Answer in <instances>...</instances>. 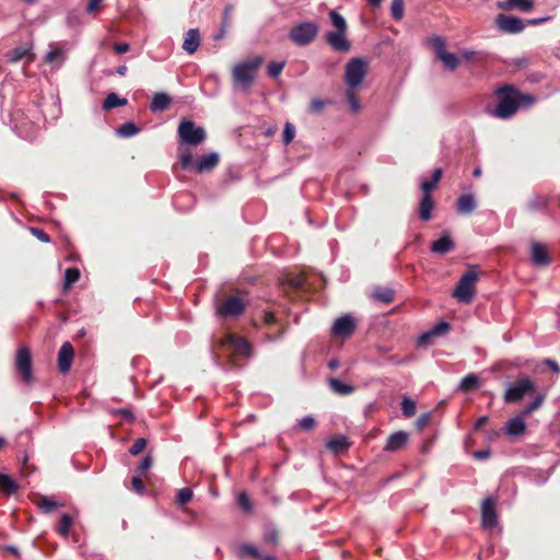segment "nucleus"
I'll return each instance as SVG.
<instances>
[{
  "label": "nucleus",
  "mask_w": 560,
  "mask_h": 560,
  "mask_svg": "<svg viewBox=\"0 0 560 560\" xmlns=\"http://www.w3.org/2000/svg\"><path fill=\"white\" fill-rule=\"evenodd\" d=\"M494 94L498 104L492 110V116L500 119L512 118L521 106L530 107L536 103V97L530 94H524L513 85L499 86Z\"/></svg>",
  "instance_id": "obj_1"
},
{
  "label": "nucleus",
  "mask_w": 560,
  "mask_h": 560,
  "mask_svg": "<svg viewBox=\"0 0 560 560\" xmlns=\"http://www.w3.org/2000/svg\"><path fill=\"white\" fill-rule=\"evenodd\" d=\"M264 63L261 56H255L250 59L236 63L232 69V78L235 85L242 89H248L255 81L259 68Z\"/></svg>",
  "instance_id": "obj_2"
},
{
  "label": "nucleus",
  "mask_w": 560,
  "mask_h": 560,
  "mask_svg": "<svg viewBox=\"0 0 560 560\" xmlns=\"http://www.w3.org/2000/svg\"><path fill=\"white\" fill-rule=\"evenodd\" d=\"M330 21L334 31H329L326 33V42L331 46V48L336 51L346 52L350 50V42L347 38V22L342 15H340L336 11H331L329 13Z\"/></svg>",
  "instance_id": "obj_3"
},
{
  "label": "nucleus",
  "mask_w": 560,
  "mask_h": 560,
  "mask_svg": "<svg viewBox=\"0 0 560 560\" xmlns=\"http://www.w3.org/2000/svg\"><path fill=\"white\" fill-rule=\"evenodd\" d=\"M477 280L478 272L474 269H469L457 282V285L453 291V298L460 303H470L476 294Z\"/></svg>",
  "instance_id": "obj_4"
},
{
  "label": "nucleus",
  "mask_w": 560,
  "mask_h": 560,
  "mask_svg": "<svg viewBox=\"0 0 560 560\" xmlns=\"http://www.w3.org/2000/svg\"><path fill=\"white\" fill-rule=\"evenodd\" d=\"M368 74V62L361 57L351 58L345 68V82L350 89L358 88Z\"/></svg>",
  "instance_id": "obj_5"
},
{
  "label": "nucleus",
  "mask_w": 560,
  "mask_h": 560,
  "mask_svg": "<svg viewBox=\"0 0 560 560\" xmlns=\"http://www.w3.org/2000/svg\"><path fill=\"white\" fill-rule=\"evenodd\" d=\"M535 392V383L529 377L524 376L508 386L504 393V401L508 404L518 402L524 396L533 395Z\"/></svg>",
  "instance_id": "obj_6"
},
{
  "label": "nucleus",
  "mask_w": 560,
  "mask_h": 560,
  "mask_svg": "<svg viewBox=\"0 0 560 560\" xmlns=\"http://www.w3.org/2000/svg\"><path fill=\"white\" fill-rule=\"evenodd\" d=\"M318 34V25L314 22H303L294 25L290 33L289 38L298 46L310 45Z\"/></svg>",
  "instance_id": "obj_7"
},
{
  "label": "nucleus",
  "mask_w": 560,
  "mask_h": 560,
  "mask_svg": "<svg viewBox=\"0 0 560 560\" xmlns=\"http://www.w3.org/2000/svg\"><path fill=\"white\" fill-rule=\"evenodd\" d=\"M178 137L185 144L197 147L206 139V131L202 127L196 126L191 120H182L178 126Z\"/></svg>",
  "instance_id": "obj_8"
},
{
  "label": "nucleus",
  "mask_w": 560,
  "mask_h": 560,
  "mask_svg": "<svg viewBox=\"0 0 560 560\" xmlns=\"http://www.w3.org/2000/svg\"><path fill=\"white\" fill-rule=\"evenodd\" d=\"M245 302L237 296H229L215 304L217 314L223 318H234L242 315L245 311Z\"/></svg>",
  "instance_id": "obj_9"
},
{
  "label": "nucleus",
  "mask_w": 560,
  "mask_h": 560,
  "mask_svg": "<svg viewBox=\"0 0 560 560\" xmlns=\"http://www.w3.org/2000/svg\"><path fill=\"white\" fill-rule=\"evenodd\" d=\"M15 368L26 384L33 381L32 374V358L31 351L27 347L21 346L15 355Z\"/></svg>",
  "instance_id": "obj_10"
},
{
  "label": "nucleus",
  "mask_w": 560,
  "mask_h": 560,
  "mask_svg": "<svg viewBox=\"0 0 560 560\" xmlns=\"http://www.w3.org/2000/svg\"><path fill=\"white\" fill-rule=\"evenodd\" d=\"M221 347L243 357H248L252 351V347L245 338L234 335H228L224 337L221 340Z\"/></svg>",
  "instance_id": "obj_11"
},
{
  "label": "nucleus",
  "mask_w": 560,
  "mask_h": 560,
  "mask_svg": "<svg viewBox=\"0 0 560 560\" xmlns=\"http://www.w3.org/2000/svg\"><path fill=\"white\" fill-rule=\"evenodd\" d=\"M495 24L501 32L506 34H518L525 27L522 19L505 14H499Z\"/></svg>",
  "instance_id": "obj_12"
},
{
  "label": "nucleus",
  "mask_w": 560,
  "mask_h": 560,
  "mask_svg": "<svg viewBox=\"0 0 560 560\" xmlns=\"http://www.w3.org/2000/svg\"><path fill=\"white\" fill-rule=\"evenodd\" d=\"M355 329V322L351 315H343L337 318L332 325L331 331L337 337H349Z\"/></svg>",
  "instance_id": "obj_13"
},
{
  "label": "nucleus",
  "mask_w": 560,
  "mask_h": 560,
  "mask_svg": "<svg viewBox=\"0 0 560 560\" xmlns=\"http://www.w3.org/2000/svg\"><path fill=\"white\" fill-rule=\"evenodd\" d=\"M74 350L69 341L62 343L58 352V370L66 374L69 372L73 361Z\"/></svg>",
  "instance_id": "obj_14"
},
{
  "label": "nucleus",
  "mask_w": 560,
  "mask_h": 560,
  "mask_svg": "<svg viewBox=\"0 0 560 560\" xmlns=\"http://www.w3.org/2000/svg\"><path fill=\"white\" fill-rule=\"evenodd\" d=\"M481 520L482 526L492 528L497 524V513L494 509V501L491 498H486L481 504Z\"/></svg>",
  "instance_id": "obj_15"
},
{
  "label": "nucleus",
  "mask_w": 560,
  "mask_h": 560,
  "mask_svg": "<svg viewBox=\"0 0 560 560\" xmlns=\"http://www.w3.org/2000/svg\"><path fill=\"white\" fill-rule=\"evenodd\" d=\"M530 258L536 266H548L550 264V256L547 247L538 242H534L530 248Z\"/></svg>",
  "instance_id": "obj_16"
},
{
  "label": "nucleus",
  "mask_w": 560,
  "mask_h": 560,
  "mask_svg": "<svg viewBox=\"0 0 560 560\" xmlns=\"http://www.w3.org/2000/svg\"><path fill=\"white\" fill-rule=\"evenodd\" d=\"M451 329V326L447 322H440L436 325H434L432 328H430L428 331L423 332L418 338V345L419 346H425L428 345L429 340L433 337H439L446 335Z\"/></svg>",
  "instance_id": "obj_17"
},
{
  "label": "nucleus",
  "mask_w": 560,
  "mask_h": 560,
  "mask_svg": "<svg viewBox=\"0 0 560 560\" xmlns=\"http://www.w3.org/2000/svg\"><path fill=\"white\" fill-rule=\"evenodd\" d=\"M7 59L9 62H19L22 60L31 62L34 59V54L32 52V47L28 44H24L10 50L7 54Z\"/></svg>",
  "instance_id": "obj_18"
},
{
  "label": "nucleus",
  "mask_w": 560,
  "mask_h": 560,
  "mask_svg": "<svg viewBox=\"0 0 560 560\" xmlns=\"http://www.w3.org/2000/svg\"><path fill=\"white\" fill-rule=\"evenodd\" d=\"M219 163V155L217 153H208L198 158L192 165L197 173H205L213 170Z\"/></svg>",
  "instance_id": "obj_19"
},
{
  "label": "nucleus",
  "mask_w": 560,
  "mask_h": 560,
  "mask_svg": "<svg viewBox=\"0 0 560 560\" xmlns=\"http://www.w3.org/2000/svg\"><path fill=\"white\" fill-rule=\"evenodd\" d=\"M525 418L518 413L516 417L508 421L503 430L504 433L510 436H518L525 432Z\"/></svg>",
  "instance_id": "obj_20"
},
{
  "label": "nucleus",
  "mask_w": 560,
  "mask_h": 560,
  "mask_svg": "<svg viewBox=\"0 0 560 560\" xmlns=\"http://www.w3.org/2000/svg\"><path fill=\"white\" fill-rule=\"evenodd\" d=\"M408 441V434L404 431H398L390 434L387 439V443L384 446L386 452H396L402 448Z\"/></svg>",
  "instance_id": "obj_21"
},
{
  "label": "nucleus",
  "mask_w": 560,
  "mask_h": 560,
  "mask_svg": "<svg viewBox=\"0 0 560 560\" xmlns=\"http://www.w3.org/2000/svg\"><path fill=\"white\" fill-rule=\"evenodd\" d=\"M455 244L448 233H444L440 238L431 244V252L444 255L454 248Z\"/></svg>",
  "instance_id": "obj_22"
},
{
  "label": "nucleus",
  "mask_w": 560,
  "mask_h": 560,
  "mask_svg": "<svg viewBox=\"0 0 560 560\" xmlns=\"http://www.w3.org/2000/svg\"><path fill=\"white\" fill-rule=\"evenodd\" d=\"M200 45V36L198 30L191 28L186 33L183 49L188 54H194Z\"/></svg>",
  "instance_id": "obj_23"
},
{
  "label": "nucleus",
  "mask_w": 560,
  "mask_h": 560,
  "mask_svg": "<svg viewBox=\"0 0 560 560\" xmlns=\"http://www.w3.org/2000/svg\"><path fill=\"white\" fill-rule=\"evenodd\" d=\"M499 8L502 10L520 9L522 12H529L534 8L533 0H506L504 3L499 2Z\"/></svg>",
  "instance_id": "obj_24"
},
{
  "label": "nucleus",
  "mask_w": 560,
  "mask_h": 560,
  "mask_svg": "<svg viewBox=\"0 0 560 560\" xmlns=\"http://www.w3.org/2000/svg\"><path fill=\"white\" fill-rule=\"evenodd\" d=\"M171 104V97L163 92L155 93L150 103V109L153 113L164 112Z\"/></svg>",
  "instance_id": "obj_25"
},
{
  "label": "nucleus",
  "mask_w": 560,
  "mask_h": 560,
  "mask_svg": "<svg viewBox=\"0 0 560 560\" xmlns=\"http://www.w3.org/2000/svg\"><path fill=\"white\" fill-rule=\"evenodd\" d=\"M433 200L430 194H423L419 203V217L422 221H429L432 218Z\"/></svg>",
  "instance_id": "obj_26"
},
{
  "label": "nucleus",
  "mask_w": 560,
  "mask_h": 560,
  "mask_svg": "<svg viewBox=\"0 0 560 560\" xmlns=\"http://www.w3.org/2000/svg\"><path fill=\"white\" fill-rule=\"evenodd\" d=\"M457 212L469 214L476 209V200L472 195L465 194L457 199Z\"/></svg>",
  "instance_id": "obj_27"
},
{
  "label": "nucleus",
  "mask_w": 560,
  "mask_h": 560,
  "mask_svg": "<svg viewBox=\"0 0 560 560\" xmlns=\"http://www.w3.org/2000/svg\"><path fill=\"white\" fill-rule=\"evenodd\" d=\"M327 382H328L329 388L334 393H336L338 395H341V396L350 395L355 389L354 386H352L350 384H346V383H343L340 380L335 378V377H329L327 380Z\"/></svg>",
  "instance_id": "obj_28"
},
{
  "label": "nucleus",
  "mask_w": 560,
  "mask_h": 560,
  "mask_svg": "<svg viewBox=\"0 0 560 560\" xmlns=\"http://www.w3.org/2000/svg\"><path fill=\"white\" fill-rule=\"evenodd\" d=\"M441 178H442V170L435 168L433 171L430 179H424L421 182V189H422L423 194L431 195V191L436 187V185L439 184Z\"/></svg>",
  "instance_id": "obj_29"
},
{
  "label": "nucleus",
  "mask_w": 560,
  "mask_h": 560,
  "mask_svg": "<svg viewBox=\"0 0 560 560\" xmlns=\"http://www.w3.org/2000/svg\"><path fill=\"white\" fill-rule=\"evenodd\" d=\"M72 525L73 518L69 514L63 513L61 514L59 523L56 526V532L63 538H67L69 536Z\"/></svg>",
  "instance_id": "obj_30"
},
{
  "label": "nucleus",
  "mask_w": 560,
  "mask_h": 560,
  "mask_svg": "<svg viewBox=\"0 0 560 560\" xmlns=\"http://www.w3.org/2000/svg\"><path fill=\"white\" fill-rule=\"evenodd\" d=\"M37 506L45 513L52 512L59 506H62L63 504L58 503L52 497L48 495H42L36 501Z\"/></svg>",
  "instance_id": "obj_31"
},
{
  "label": "nucleus",
  "mask_w": 560,
  "mask_h": 560,
  "mask_svg": "<svg viewBox=\"0 0 560 560\" xmlns=\"http://www.w3.org/2000/svg\"><path fill=\"white\" fill-rule=\"evenodd\" d=\"M126 104H127V100L126 98H120L116 93L110 92L105 97L102 107H103L104 110H109V109H113L115 107L124 106Z\"/></svg>",
  "instance_id": "obj_32"
},
{
  "label": "nucleus",
  "mask_w": 560,
  "mask_h": 560,
  "mask_svg": "<svg viewBox=\"0 0 560 560\" xmlns=\"http://www.w3.org/2000/svg\"><path fill=\"white\" fill-rule=\"evenodd\" d=\"M480 387V380L476 374H468L466 375L460 384L459 389L463 392H470L472 389H477Z\"/></svg>",
  "instance_id": "obj_33"
},
{
  "label": "nucleus",
  "mask_w": 560,
  "mask_h": 560,
  "mask_svg": "<svg viewBox=\"0 0 560 560\" xmlns=\"http://www.w3.org/2000/svg\"><path fill=\"white\" fill-rule=\"evenodd\" d=\"M546 399V393H538L534 400L528 405L526 406L521 412L520 415H522L525 419L526 417H528L532 412H534L535 410H537L538 408L541 407V405L544 404Z\"/></svg>",
  "instance_id": "obj_34"
},
{
  "label": "nucleus",
  "mask_w": 560,
  "mask_h": 560,
  "mask_svg": "<svg viewBox=\"0 0 560 560\" xmlns=\"http://www.w3.org/2000/svg\"><path fill=\"white\" fill-rule=\"evenodd\" d=\"M546 399V393H538L534 400L528 405L526 406L521 412L520 415H522L525 419L526 417H528L532 412H534L535 410H537L538 408L541 407V405L544 404Z\"/></svg>",
  "instance_id": "obj_35"
},
{
  "label": "nucleus",
  "mask_w": 560,
  "mask_h": 560,
  "mask_svg": "<svg viewBox=\"0 0 560 560\" xmlns=\"http://www.w3.org/2000/svg\"><path fill=\"white\" fill-rule=\"evenodd\" d=\"M65 58H66V56L61 48H59L56 45H50V49L47 52L45 60L48 63H54V62L58 61V63L61 65L63 62Z\"/></svg>",
  "instance_id": "obj_36"
},
{
  "label": "nucleus",
  "mask_w": 560,
  "mask_h": 560,
  "mask_svg": "<svg viewBox=\"0 0 560 560\" xmlns=\"http://www.w3.org/2000/svg\"><path fill=\"white\" fill-rule=\"evenodd\" d=\"M0 488L9 494L15 493L18 483L8 475L0 472Z\"/></svg>",
  "instance_id": "obj_37"
},
{
  "label": "nucleus",
  "mask_w": 560,
  "mask_h": 560,
  "mask_svg": "<svg viewBox=\"0 0 560 560\" xmlns=\"http://www.w3.org/2000/svg\"><path fill=\"white\" fill-rule=\"evenodd\" d=\"M373 298L382 303H390L394 300V291L388 288L376 289L373 292Z\"/></svg>",
  "instance_id": "obj_38"
},
{
  "label": "nucleus",
  "mask_w": 560,
  "mask_h": 560,
  "mask_svg": "<svg viewBox=\"0 0 560 560\" xmlns=\"http://www.w3.org/2000/svg\"><path fill=\"white\" fill-rule=\"evenodd\" d=\"M445 68L453 71L455 70L459 65V59L455 54L446 51L439 58Z\"/></svg>",
  "instance_id": "obj_39"
},
{
  "label": "nucleus",
  "mask_w": 560,
  "mask_h": 560,
  "mask_svg": "<svg viewBox=\"0 0 560 560\" xmlns=\"http://www.w3.org/2000/svg\"><path fill=\"white\" fill-rule=\"evenodd\" d=\"M139 131L140 129L133 122H125L117 129V135L122 138H129Z\"/></svg>",
  "instance_id": "obj_40"
},
{
  "label": "nucleus",
  "mask_w": 560,
  "mask_h": 560,
  "mask_svg": "<svg viewBox=\"0 0 560 560\" xmlns=\"http://www.w3.org/2000/svg\"><path fill=\"white\" fill-rule=\"evenodd\" d=\"M264 541L273 547L279 544V533L275 527H267L264 532Z\"/></svg>",
  "instance_id": "obj_41"
},
{
  "label": "nucleus",
  "mask_w": 560,
  "mask_h": 560,
  "mask_svg": "<svg viewBox=\"0 0 560 560\" xmlns=\"http://www.w3.org/2000/svg\"><path fill=\"white\" fill-rule=\"evenodd\" d=\"M327 445L331 451L338 453V452L346 450L348 447L349 443L345 436H338V438L331 439Z\"/></svg>",
  "instance_id": "obj_42"
},
{
  "label": "nucleus",
  "mask_w": 560,
  "mask_h": 560,
  "mask_svg": "<svg viewBox=\"0 0 560 560\" xmlns=\"http://www.w3.org/2000/svg\"><path fill=\"white\" fill-rule=\"evenodd\" d=\"M192 499V490L190 488H182L176 494V504L183 506Z\"/></svg>",
  "instance_id": "obj_43"
},
{
  "label": "nucleus",
  "mask_w": 560,
  "mask_h": 560,
  "mask_svg": "<svg viewBox=\"0 0 560 560\" xmlns=\"http://www.w3.org/2000/svg\"><path fill=\"white\" fill-rule=\"evenodd\" d=\"M285 66V61H271L269 62L268 67H267V73L270 78H278L283 68Z\"/></svg>",
  "instance_id": "obj_44"
},
{
  "label": "nucleus",
  "mask_w": 560,
  "mask_h": 560,
  "mask_svg": "<svg viewBox=\"0 0 560 560\" xmlns=\"http://www.w3.org/2000/svg\"><path fill=\"white\" fill-rule=\"evenodd\" d=\"M390 13L395 21H400L404 16V0H393Z\"/></svg>",
  "instance_id": "obj_45"
},
{
  "label": "nucleus",
  "mask_w": 560,
  "mask_h": 560,
  "mask_svg": "<svg viewBox=\"0 0 560 560\" xmlns=\"http://www.w3.org/2000/svg\"><path fill=\"white\" fill-rule=\"evenodd\" d=\"M80 279V271L78 268H68L65 271V285L71 287Z\"/></svg>",
  "instance_id": "obj_46"
},
{
  "label": "nucleus",
  "mask_w": 560,
  "mask_h": 560,
  "mask_svg": "<svg viewBox=\"0 0 560 560\" xmlns=\"http://www.w3.org/2000/svg\"><path fill=\"white\" fill-rule=\"evenodd\" d=\"M401 410L405 417L410 418L416 413V404L408 397H405L401 401Z\"/></svg>",
  "instance_id": "obj_47"
},
{
  "label": "nucleus",
  "mask_w": 560,
  "mask_h": 560,
  "mask_svg": "<svg viewBox=\"0 0 560 560\" xmlns=\"http://www.w3.org/2000/svg\"><path fill=\"white\" fill-rule=\"evenodd\" d=\"M295 137V127L293 124L287 121L282 133V140L285 145L291 143Z\"/></svg>",
  "instance_id": "obj_48"
},
{
  "label": "nucleus",
  "mask_w": 560,
  "mask_h": 560,
  "mask_svg": "<svg viewBox=\"0 0 560 560\" xmlns=\"http://www.w3.org/2000/svg\"><path fill=\"white\" fill-rule=\"evenodd\" d=\"M238 555H240V557L250 556V557L258 558V559L260 557L258 549L255 546L249 545V544L242 545L238 548Z\"/></svg>",
  "instance_id": "obj_49"
},
{
  "label": "nucleus",
  "mask_w": 560,
  "mask_h": 560,
  "mask_svg": "<svg viewBox=\"0 0 560 560\" xmlns=\"http://www.w3.org/2000/svg\"><path fill=\"white\" fill-rule=\"evenodd\" d=\"M432 48L435 51L438 58H440L443 54L446 52L445 40L442 37H434L431 39Z\"/></svg>",
  "instance_id": "obj_50"
},
{
  "label": "nucleus",
  "mask_w": 560,
  "mask_h": 560,
  "mask_svg": "<svg viewBox=\"0 0 560 560\" xmlns=\"http://www.w3.org/2000/svg\"><path fill=\"white\" fill-rule=\"evenodd\" d=\"M179 163L184 170L192 168L194 162L191 153L188 149L180 150L179 152Z\"/></svg>",
  "instance_id": "obj_51"
},
{
  "label": "nucleus",
  "mask_w": 560,
  "mask_h": 560,
  "mask_svg": "<svg viewBox=\"0 0 560 560\" xmlns=\"http://www.w3.org/2000/svg\"><path fill=\"white\" fill-rule=\"evenodd\" d=\"M147 440L144 438L137 439L132 446L129 448V453L133 456L140 454L147 446Z\"/></svg>",
  "instance_id": "obj_52"
},
{
  "label": "nucleus",
  "mask_w": 560,
  "mask_h": 560,
  "mask_svg": "<svg viewBox=\"0 0 560 560\" xmlns=\"http://www.w3.org/2000/svg\"><path fill=\"white\" fill-rule=\"evenodd\" d=\"M347 100L351 106L352 112L357 113L360 109V103L353 89L349 88L347 92Z\"/></svg>",
  "instance_id": "obj_53"
},
{
  "label": "nucleus",
  "mask_w": 560,
  "mask_h": 560,
  "mask_svg": "<svg viewBox=\"0 0 560 560\" xmlns=\"http://www.w3.org/2000/svg\"><path fill=\"white\" fill-rule=\"evenodd\" d=\"M298 425L301 430L311 431L315 427V419L311 416H306L299 421Z\"/></svg>",
  "instance_id": "obj_54"
},
{
  "label": "nucleus",
  "mask_w": 560,
  "mask_h": 560,
  "mask_svg": "<svg viewBox=\"0 0 560 560\" xmlns=\"http://www.w3.org/2000/svg\"><path fill=\"white\" fill-rule=\"evenodd\" d=\"M103 1L104 0H89L85 9L86 13L95 16L100 11Z\"/></svg>",
  "instance_id": "obj_55"
},
{
  "label": "nucleus",
  "mask_w": 560,
  "mask_h": 560,
  "mask_svg": "<svg viewBox=\"0 0 560 560\" xmlns=\"http://www.w3.org/2000/svg\"><path fill=\"white\" fill-rule=\"evenodd\" d=\"M131 486L132 489L139 494H142L144 492V483L140 476H133L131 478Z\"/></svg>",
  "instance_id": "obj_56"
},
{
  "label": "nucleus",
  "mask_w": 560,
  "mask_h": 560,
  "mask_svg": "<svg viewBox=\"0 0 560 560\" xmlns=\"http://www.w3.org/2000/svg\"><path fill=\"white\" fill-rule=\"evenodd\" d=\"M237 503L247 512L252 510L250 500L248 495L244 492L238 495Z\"/></svg>",
  "instance_id": "obj_57"
},
{
  "label": "nucleus",
  "mask_w": 560,
  "mask_h": 560,
  "mask_svg": "<svg viewBox=\"0 0 560 560\" xmlns=\"http://www.w3.org/2000/svg\"><path fill=\"white\" fill-rule=\"evenodd\" d=\"M31 232L34 236H36L40 242H44V243H49L50 242V237L49 235L40 230V229H36V228H32L31 229Z\"/></svg>",
  "instance_id": "obj_58"
},
{
  "label": "nucleus",
  "mask_w": 560,
  "mask_h": 560,
  "mask_svg": "<svg viewBox=\"0 0 560 560\" xmlns=\"http://www.w3.org/2000/svg\"><path fill=\"white\" fill-rule=\"evenodd\" d=\"M152 463H153L152 457H151L150 455H147V456L141 460V463H140V464H139V466H138V470H139V472H140V474L145 472L148 469H150V468H151Z\"/></svg>",
  "instance_id": "obj_59"
},
{
  "label": "nucleus",
  "mask_w": 560,
  "mask_h": 560,
  "mask_svg": "<svg viewBox=\"0 0 560 560\" xmlns=\"http://www.w3.org/2000/svg\"><path fill=\"white\" fill-rule=\"evenodd\" d=\"M326 105V102L319 98H315L311 102L310 108L313 113H319Z\"/></svg>",
  "instance_id": "obj_60"
},
{
  "label": "nucleus",
  "mask_w": 560,
  "mask_h": 560,
  "mask_svg": "<svg viewBox=\"0 0 560 560\" xmlns=\"http://www.w3.org/2000/svg\"><path fill=\"white\" fill-rule=\"evenodd\" d=\"M544 363L546 365H548L551 369L552 372H555L557 374L560 373V366H559V364L556 361H553L551 359H546L544 361Z\"/></svg>",
  "instance_id": "obj_61"
},
{
  "label": "nucleus",
  "mask_w": 560,
  "mask_h": 560,
  "mask_svg": "<svg viewBox=\"0 0 560 560\" xmlns=\"http://www.w3.org/2000/svg\"><path fill=\"white\" fill-rule=\"evenodd\" d=\"M490 454H491L490 450H482V451L475 452L474 457L476 459H487L490 456Z\"/></svg>",
  "instance_id": "obj_62"
},
{
  "label": "nucleus",
  "mask_w": 560,
  "mask_h": 560,
  "mask_svg": "<svg viewBox=\"0 0 560 560\" xmlns=\"http://www.w3.org/2000/svg\"><path fill=\"white\" fill-rule=\"evenodd\" d=\"M114 49L117 54H125L129 50V45L127 43H120V44H116L114 46Z\"/></svg>",
  "instance_id": "obj_63"
},
{
  "label": "nucleus",
  "mask_w": 560,
  "mask_h": 560,
  "mask_svg": "<svg viewBox=\"0 0 560 560\" xmlns=\"http://www.w3.org/2000/svg\"><path fill=\"white\" fill-rule=\"evenodd\" d=\"M264 322L266 325H272L276 323V316L272 312H266L264 315Z\"/></svg>",
  "instance_id": "obj_64"
}]
</instances>
